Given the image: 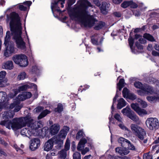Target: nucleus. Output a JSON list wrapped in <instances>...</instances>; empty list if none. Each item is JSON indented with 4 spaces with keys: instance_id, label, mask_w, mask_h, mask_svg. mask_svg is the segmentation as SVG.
Segmentation results:
<instances>
[{
    "instance_id": "f257e3e1",
    "label": "nucleus",
    "mask_w": 159,
    "mask_h": 159,
    "mask_svg": "<svg viewBox=\"0 0 159 159\" xmlns=\"http://www.w3.org/2000/svg\"><path fill=\"white\" fill-rule=\"evenodd\" d=\"M0 125L5 126L8 129L11 128L15 130L26 125L28 129L23 128L21 130L20 133L22 135L27 137L39 135L41 130L39 129L43 126V124L41 121H34L30 116L14 118L11 121L9 120L2 121L0 123Z\"/></svg>"
},
{
    "instance_id": "f03ea898",
    "label": "nucleus",
    "mask_w": 159,
    "mask_h": 159,
    "mask_svg": "<svg viewBox=\"0 0 159 159\" xmlns=\"http://www.w3.org/2000/svg\"><path fill=\"white\" fill-rule=\"evenodd\" d=\"M89 7H93V5L87 0H79L74 8L75 11L77 12L75 15V20L85 27H91L97 21L87 11Z\"/></svg>"
},
{
    "instance_id": "7ed1b4c3",
    "label": "nucleus",
    "mask_w": 159,
    "mask_h": 159,
    "mask_svg": "<svg viewBox=\"0 0 159 159\" xmlns=\"http://www.w3.org/2000/svg\"><path fill=\"white\" fill-rule=\"evenodd\" d=\"M7 20H10V25L13 38L16 40L17 47L24 51H26L25 43L21 37L22 34L21 23L18 15L15 12L11 13Z\"/></svg>"
},
{
    "instance_id": "20e7f679",
    "label": "nucleus",
    "mask_w": 159,
    "mask_h": 159,
    "mask_svg": "<svg viewBox=\"0 0 159 159\" xmlns=\"http://www.w3.org/2000/svg\"><path fill=\"white\" fill-rule=\"evenodd\" d=\"M134 85L135 87L141 89L138 91V94L140 95L143 96L153 93L152 88L148 85H143L140 82L138 81L135 82Z\"/></svg>"
},
{
    "instance_id": "39448f33",
    "label": "nucleus",
    "mask_w": 159,
    "mask_h": 159,
    "mask_svg": "<svg viewBox=\"0 0 159 159\" xmlns=\"http://www.w3.org/2000/svg\"><path fill=\"white\" fill-rule=\"evenodd\" d=\"M130 128L133 133L141 140H143L144 139L146 133L143 128L134 124H131Z\"/></svg>"
},
{
    "instance_id": "423d86ee",
    "label": "nucleus",
    "mask_w": 159,
    "mask_h": 159,
    "mask_svg": "<svg viewBox=\"0 0 159 159\" xmlns=\"http://www.w3.org/2000/svg\"><path fill=\"white\" fill-rule=\"evenodd\" d=\"M65 0H58L57 2L54 1L51 3V8L54 16L58 17V14L61 13L60 7L63 8L64 7Z\"/></svg>"
},
{
    "instance_id": "0eeeda50",
    "label": "nucleus",
    "mask_w": 159,
    "mask_h": 159,
    "mask_svg": "<svg viewBox=\"0 0 159 159\" xmlns=\"http://www.w3.org/2000/svg\"><path fill=\"white\" fill-rule=\"evenodd\" d=\"M145 124L147 127L150 130L157 129L159 126V120L155 117L148 118L146 120Z\"/></svg>"
},
{
    "instance_id": "6e6552de",
    "label": "nucleus",
    "mask_w": 159,
    "mask_h": 159,
    "mask_svg": "<svg viewBox=\"0 0 159 159\" xmlns=\"http://www.w3.org/2000/svg\"><path fill=\"white\" fill-rule=\"evenodd\" d=\"M59 142L61 143L62 140L61 139L57 140V137H54L48 140L44 144L43 146V150L45 151L48 152L52 148L54 143H58Z\"/></svg>"
},
{
    "instance_id": "1a4fd4ad",
    "label": "nucleus",
    "mask_w": 159,
    "mask_h": 159,
    "mask_svg": "<svg viewBox=\"0 0 159 159\" xmlns=\"http://www.w3.org/2000/svg\"><path fill=\"white\" fill-rule=\"evenodd\" d=\"M7 47L3 52L4 56L6 57H8L14 53L15 51V48L14 47L13 44L12 43H10L9 45H7Z\"/></svg>"
},
{
    "instance_id": "9d476101",
    "label": "nucleus",
    "mask_w": 159,
    "mask_h": 159,
    "mask_svg": "<svg viewBox=\"0 0 159 159\" xmlns=\"http://www.w3.org/2000/svg\"><path fill=\"white\" fill-rule=\"evenodd\" d=\"M40 141L37 138L32 139L30 141V148L32 151H34L37 149L40 146Z\"/></svg>"
},
{
    "instance_id": "9b49d317",
    "label": "nucleus",
    "mask_w": 159,
    "mask_h": 159,
    "mask_svg": "<svg viewBox=\"0 0 159 159\" xmlns=\"http://www.w3.org/2000/svg\"><path fill=\"white\" fill-rule=\"evenodd\" d=\"M6 96V94L5 92H0V97H1V101L0 102V111L7 105Z\"/></svg>"
},
{
    "instance_id": "f8f14e48",
    "label": "nucleus",
    "mask_w": 159,
    "mask_h": 159,
    "mask_svg": "<svg viewBox=\"0 0 159 159\" xmlns=\"http://www.w3.org/2000/svg\"><path fill=\"white\" fill-rule=\"evenodd\" d=\"M70 148V141L68 139L66 140L65 145V150H62L60 151L59 153V155L60 157L62 158H65L66 156V150H68Z\"/></svg>"
},
{
    "instance_id": "ddd939ff",
    "label": "nucleus",
    "mask_w": 159,
    "mask_h": 159,
    "mask_svg": "<svg viewBox=\"0 0 159 159\" xmlns=\"http://www.w3.org/2000/svg\"><path fill=\"white\" fill-rule=\"evenodd\" d=\"M13 63L11 61L4 62L2 64V68L4 69L11 70L14 68Z\"/></svg>"
},
{
    "instance_id": "4468645a",
    "label": "nucleus",
    "mask_w": 159,
    "mask_h": 159,
    "mask_svg": "<svg viewBox=\"0 0 159 159\" xmlns=\"http://www.w3.org/2000/svg\"><path fill=\"white\" fill-rule=\"evenodd\" d=\"M99 38V35L97 34H95L94 35L92 36L91 37V41L93 44L97 45H101L103 39L101 38L100 42H98V40Z\"/></svg>"
},
{
    "instance_id": "2eb2a0df",
    "label": "nucleus",
    "mask_w": 159,
    "mask_h": 159,
    "mask_svg": "<svg viewBox=\"0 0 159 159\" xmlns=\"http://www.w3.org/2000/svg\"><path fill=\"white\" fill-rule=\"evenodd\" d=\"M115 150L116 152H118L121 156L127 155L129 152V150L125 148L117 147L115 148Z\"/></svg>"
},
{
    "instance_id": "dca6fc26",
    "label": "nucleus",
    "mask_w": 159,
    "mask_h": 159,
    "mask_svg": "<svg viewBox=\"0 0 159 159\" xmlns=\"http://www.w3.org/2000/svg\"><path fill=\"white\" fill-rule=\"evenodd\" d=\"M60 129V126L57 124H54L50 127V132L52 135L57 134Z\"/></svg>"
},
{
    "instance_id": "f3484780",
    "label": "nucleus",
    "mask_w": 159,
    "mask_h": 159,
    "mask_svg": "<svg viewBox=\"0 0 159 159\" xmlns=\"http://www.w3.org/2000/svg\"><path fill=\"white\" fill-rule=\"evenodd\" d=\"M30 87H33L36 89H37V86L36 84L33 83H30L29 84H25L20 87L18 89L19 91L25 90Z\"/></svg>"
},
{
    "instance_id": "a211bd4d",
    "label": "nucleus",
    "mask_w": 159,
    "mask_h": 159,
    "mask_svg": "<svg viewBox=\"0 0 159 159\" xmlns=\"http://www.w3.org/2000/svg\"><path fill=\"white\" fill-rule=\"evenodd\" d=\"M87 142V140L85 138L81 139L78 143L77 149L78 150L80 151L84 148L85 144Z\"/></svg>"
},
{
    "instance_id": "6ab92c4d",
    "label": "nucleus",
    "mask_w": 159,
    "mask_h": 159,
    "mask_svg": "<svg viewBox=\"0 0 159 159\" xmlns=\"http://www.w3.org/2000/svg\"><path fill=\"white\" fill-rule=\"evenodd\" d=\"M24 55L23 54L15 55L12 57V59L15 63L18 65Z\"/></svg>"
},
{
    "instance_id": "aec40b11",
    "label": "nucleus",
    "mask_w": 159,
    "mask_h": 159,
    "mask_svg": "<svg viewBox=\"0 0 159 159\" xmlns=\"http://www.w3.org/2000/svg\"><path fill=\"white\" fill-rule=\"evenodd\" d=\"M3 115V119L6 120L13 118L14 115V113L13 111L10 110L5 112Z\"/></svg>"
},
{
    "instance_id": "412c9836",
    "label": "nucleus",
    "mask_w": 159,
    "mask_h": 159,
    "mask_svg": "<svg viewBox=\"0 0 159 159\" xmlns=\"http://www.w3.org/2000/svg\"><path fill=\"white\" fill-rule=\"evenodd\" d=\"M110 5V4L109 3H107L106 2H103L100 7L101 13L103 14H106L107 12V8H108Z\"/></svg>"
},
{
    "instance_id": "4be33fe9",
    "label": "nucleus",
    "mask_w": 159,
    "mask_h": 159,
    "mask_svg": "<svg viewBox=\"0 0 159 159\" xmlns=\"http://www.w3.org/2000/svg\"><path fill=\"white\" fill-rule=\"evenodd\" d=\"M19 102H14L13 103L11 104L10 106V108L11 109L15 108L14 111L15 112H18L21 108V107L19 105Z\"/></svg>"
},
{
    "instance_id": "5701e85b",
    "label": "nucleus",
    "mask_w": 159,
    "mask_h": 159,
    "mask_svg": "<svg viewBox=\"0 0 159 159\" xmlns=\"http://www.w3.org/2000/svg\"><path fill=\"white\" fill-rule=\"evenodd\" d=\"M18 65L22 67L26 66L28 64V61L27 57L24 55Z\"/></svg>"
},
{
    "instance_id": "b1692460",
    "label": "nucleus",
    "mask_w": 159,
    "mask_h": 159,
    "mask_svg": "<svg viewBox=\"0 0 159 159\" xmlns=\"http://www.w3.org/2000/svg\"><path fill=\"white\" fill-rule=\"evenodd\" d=\"M127 117L134 122H137L139 120V117L133 111H132Z\"/></svg>"
},
{
    "instance_id": "393cba45",
    "label": "nucleus",
    "mask_w": 159,
    "mask_h": 159,
    "mask_svg": "<svg viewBox=\"0 0 159 159\" xmlns=\"http://www.w3.org/2000/svg\"><path fill=\"white\" fill-rule=\"evenodd\" d=\"M126 105V102L123 98H120L118 101L117 107L119 109H121Z\"/></svg>"
},
{
    "instance_id": "a878e982",
    "label": "nucleus",
    "mask_w": 159,
    "mask_h": 159,
    "mask_svg": "<svg viewBox=\"0 0 159 159\" xmlns=\"http://www.w3.org/2000/svg\"><path fill=\"white\" fill-rule=\"evenodd\" d=\"M10 33L9 31H7L6 35L5 38L4 44L7 46V45L10 44L11 42H10Z\"/></svg>"
},
{
    "instance_id": "bb28decb",
    "label": "nucleus",
    "mask_w": 159,
    "mask_h": 159,
    "mask_svg": "<svg viewBox=\"0 0 159 159\" xmlns=\"http://www.w3.org/2000/svg\"><path fill=\"white\" fill-rule=\"evenodd\" d=\"M118 142L119 143L121 144V146L123 147H125L126 146V144H127L129 140L123 138H120L118 140Z\"/></svg>"
},
{
    "instance_id": "cd10ccee",
    "label": "nucleus",
    "mask_w": 159,
    "mask_h": 159,
    "mask_svg": "<svg viewBox=\"0 0 159 159\" xmlns=\"http://www.w3.org/2000/svg\"><path fill=\"white\" fill-rule=\"evenodd\" d=\"M140 116H143L144 115L148 114V112L144 109H142L139 107L136 112Z\"/></svg>"
},
{
    "instance_id": "c85d7f7f",
    "label": "nucleus",
    "mask_w": 159,
    "mask_h": 159,
    "mask_svg": "<svg viewBox=\"0 0 159 159\" xmlns=\"http://www.w3.org/2000/svg\"><path fill=\"white\" fill-rule=\"evenodd\" d=\"M132 111L129 107H126L121 111V112L124 115L126 116L127 117L129 115Z\"/></svg>"
},
{
    "instance_id": "c756f323",
    "label": "nucleus",
    "mask_w": 159,
    "mask_h": 159,
    "mask_svg": "<svg viewBox=\"0 0 159 159\" xmlns=\"http://www.w3.org/2000/svg\"><path fill=\"white\" fill-rule=\"evenodd\" d=\"M27 77L26 74L24 72L20 73L18 75L17 79L18 80H23Z\"/></svg>"
},
{
    "instance_id": "7c9ffc66",
    "label": "nucleus",
    "mask_w": 159,
    "mask_h": 159,
    "mask_svg": "<svg viewBox=\"0 0 159 159\" xmlns=\"http://www.w3.org/2000/svg\"><path fill=\"white\" fill-rule=\"evenodd\" d=\"M143 37L144 38L151 41H154L155 40L153 37L148 34L145 33L144 34Z\"/></svg>"
},
{
    "instance_id": "2f4dec72",
    "label": "nucleus",
    "mask_w": 159,
    "mask_h": 159,
    "mask_svg": "<svg viewBox=\"0 0 159 159\" xmlns=\"http://www.w3.org/2000/svg\"><path fill=\"white\" fill-rule=\"evenodd\" d=\"M50 111L47 110H46L42 112L38 116V119H40L45 116L49 114Z\"/></svg>"
},
{
    "instance_id": "473e14b6",
    "label": "nucleus",
    "mask_w": 159,
    "mask_h": 159,
    "mask_svg": "<svg viewBox=\"0 0 159 159\" xmlns=\"http://www.w3.org/2000/svg\"><path fill=\"white\" fill-rule=\"evenodd\" d=\"M105 25V23L103 22H99L94 27V29L96 30H99L101 29Z\"/></svg>"
},
{
    "instance_id": "72a5a7b5",
    "label": "nucleus",
    "mask_w": 159,
    "mask_h": 159,
    "mask_svg": "<svg viewBox=\"0 0 159 159\" xmlns=\"http://www.w3.org/2000/svg\"><path fill=\"white\" fill-rule=\"evenodd\" d=\"M130 93L129 90L126 88H124L122 91V94L124 98H126L128 97V96Z\"/></svg>"
},
{
    "instance_id": "f704fd0d",
    "label": "nucleus",
    "mask_w": 159,
    "mask_h": 159,
    "mask_svg": "<svg viewBox=\"0 0 159 159\" xmlns=\"http://www.w3.org/2000/svg\"><path fill=\"white\" fill-rule=\"evenodd\" d=\"M63 108L62 104L59 103L58 105L57 108L55 109L54 111L55 112L60 113L63 111Z\"/></svg>"
},
{
    "instance_id": "c9c22d12",
    "label": "nucleus",
    "mask_w": 159,
    "mask_h": 159,
    "mask_svg": "<svg viewBox=\"0 0 159 159\" xmlns=\"http://www.w3.org/2000/svg\"><path fill=\"white\" fill-rule=\"evenodd\" d=\"M67 135L66 132L64 130H61L60 131L59 137L60 139L65 138Z\"/></svg>"
},
{
    "instance_id": "e433bc0d",
    "label": "nucleus",
    "mask_w": 159,
    "mask_h": 159,
    "mask_svg": "<svg viewBox=\"0 0 159 159\" xmlns=\"http://www.w3.org/2000/svg\"><path fill=\"white\" fill-rule=\"evenodd\" d=\"M147 99L150 102H156L157 101V97L155 96H148L147 97Z\"/></svg>"
},
{
    "instance_id": "4c0bfd02",
    "label": "nucleus",
    "mask_w": 159,
    "mask_h": 159,
    "mask_svg": "<svg viewBox=\"0 0 159 159\" xmlns=\"http://www.w3.org/2000/svg\"><path fill=\"white\" fill-rule=\"evenodd\" d=\"M138 102L139 103L140 106L143 108H146L147 106V103L140 99H138Z\"/></svg>"
},
{
    "instance_id": "58836bf2",
    "label": "nucleus",
    "mask_w": 159,
    "mask_h": 159,
    "mask_svg": "<svg viewBox=\"0 0 159 159\" xmlns=\"http://www.w3.org/2000/svg\"><path fill=\"white\" fill-rule=\"evenodd\" d=\"M130 1H124L121 4V7L124 8H125L128 6H130Z\"/></svg>"
},
{
    "instance_id": "ea45409f",
    "label": "nucleus",
    "mask_w": 159,
    "mask_h": 159,
    "mask_svg": "<svg viewBox=\"0 0 159 159\" xmlns=\"http://www.w3.org/2000/svg\"><path fill=\"white\" fill-rule=\"evenodd\" d=\"M7 79H4L1 80H0V87H2L6 86L8 85L7 83Z\"/></svg>"
},
{
    "instance_id": "a19ab883",
    "label": "nucleus",
    "mask_w": 159,
    "mask_h": 159,
    "mask_svg": "<svg viewBox=\"0 0 159 159\" xmlns=\"http://www.w3.org/2000/svg\"><path fill=\"white\" fill-rule=\"evenodd\" d=\"M131 108L136 112L139 109V107L138 104L137 103H132L131 104Z\"/></svg>"
},
{
    "instance_id": "79ce46f5",
    "label": "nucleus",
    "mask_w": 159,
    "mask_h": 159,
    "mask_svg": "<svg viewBox=\"0 0 159 159\" xmlns=\"http://www.w3.org/2000/svg\"><path fill=\"white\" fill-rule=\"evenodd\" d=\"M73 159H81L80 154L78 152H76L73 154Z\"/></svg>"
},
{
    "instance_id": "37998d69",
    "label": "nucleus",
    "mask_w": 159,
    "mask_h": 159,
    "mask_svg": "<svg viewBox=\"0 0 159 159\" xmlns=\"http://www.w3.org/2000/svg\"><path fill=\"white\" fill-rule=\"evenodd\" d=\"M6 74V72L4 70L0 72V80L4 79H4Z\"/></svg>"
},
{
    "instance_id": "c03bdc74",
    "label": "nucleus",
    "mask_w": 159,
    "mask_h": 159,
    "mask_svg": "<svg viewBox=\"0 0 159 159\" xmlns=\"http://www.w3.org/2000/svg\"><path fill=\"white\" fill-rule=\"evenodd\" d=\"M136 96L134 94L130 93L126 98L129 99L131 100H134L136 99Z\"/></svg>"
},
{
    "instance_id": "a18cd8bd",
    "label": "nucleus",
    "mask_w": 159,
    "mask_h": 159,
    "mask_svg": "<svg viewBox=\"0 0 159 159\" xmlns=\"http://www.w3.org/2000/svg\"><path fill=\"white\" fill-rule=\"evenodd\" d=\"M23 96H24L25 99L30 98L32 96V94L30 92H25L23 93Z\"/></svg>"
},
{
    "instance_id": "49530a36",
    "label": "nucleus",
    "mask_w": 159,
    "mask_h": 159,
    "mask_svg": "<svg viewBox=\"0 0 159 159\" xmlns=\"http://www.w3.org/2000/svg\"><path fill=\"white\" fill-rule=\"evenodd\" d=\"M84 134V133L82 131H79L76 136V139H79L80 138H82Z\"/></svg>"
},
{
    "instance_id": "de8ad7c7",
    "label": "nucleus",
    "mask_w": 159,
    "mask_h": 159,
    "mask_svg": "<svg viewBox=\"0 0 159 159\" xmlns=\"http://www.w3.org/2000/svg\"><path fill=\"white\" fill-rule=\"evenodd\" d=\"M69 18L68 17L65 16L63 17L61 20L64 23H66L67 25L68 26H69L68 21L69 20Z\"/></svg>"
},
{
    "instance_id": "09e8293b",
    "label": "nucleus",
    "mask_w": 159,
    "mask_h": 159,
    "mask_svg": "<svg viewBox=\"0 0 159 159\" xmlns=\"http://www.w3.org/2000/svg\"><path fill=\"white\" fill-rule=\"evenodd\" d=\"M17 102H19L20 101H23L25 99L24 96H23V93H22L21 94L18 95L17 98Z\"/></svg>"
},
{
    "instance_id": "8fccbe9b",
    "label": "nucleus",
    "mask_w": 159,
    "mask_h": 159,
    "mask_svg": "<svg viewBox=\"0 0 159 159\" xmlns=\"http://www.w3.org/2000/svg\"><path fill=\"white\" fill-rule=\"evenodd\" d=\"M127 144V146H128V148L129 149L132 150H135V148L133 144H131L129 140Z\"/></svg>"
},
{
    "instance_id": "3c124183",
    "label": "nucleus",
    "mask_w": 159,
    "mask_h": 159,
    "mask_svg": "<svg viewBox=\"0 0 159 159\" xmlns=\"http://www.w3.org/2000/svg\"><path fill=\"white\" fill-rule=\"evenodd\" d=\"M129 43L130 46V48L132 49V47L134 44V39L131 37H130L128 39Z\"/></svg>"
},
{
    "instance_id": "603ef678",
    "label": "nucleus",
    "mask_w": 159,
    "mask_h": 159,
    "mask_svg": "<svg viewBox=\"0 0 159 159\" xmlns=\"http://www.w3.org/2000/svg\"><path fill=\"white\" fill-rule=\"evenodd\" d=\"M119 126L122 129L126 130L129 132H130V130L125 126L123 124H119Z\"/></svg>"
},
{
    "instance_id": "864d4df0",
    "label": "nucleus",
    "mask_w": 159,
    "mask_h": 159,
    "mask_svg": "<svg viewBox=\"0 0 159 159\" xmlns=\"http://www.w3.org/2000/svg\"><path fill=\"white\" fill-rule=\"evenodd\" d=\"M143 159H152V157L151 155L145 153L144 154Z\"/></svg>"
},
{
    "instance_id": "5fc2aeb1",
    "label": "nucleus",
    "mask_w": 159,
    "mask_h": 159,
    "mask_svg": "<svg viewBox=\"0 0 159 159\" xmlns=\"http://www.w3.org/2000/svg\"><path fill=\"white\" fill-rule=\"evenodd\" d=\"M130 7L132 8H136L138 7V5L135 3L133 2L132 1H130Z\"/></svg>"
},
{
    "instance_id": "6e6d98bb",
    "label": "nucleus",
    "mask_w": 159,
    "mask_h": 159,
    "mask_svg": "<svg viewBox=\"0 0 159 159\" xmlns=\"http://www.w3.org/2000/svg\"><path fill=\"white\" fill-rule=\"evenodd\" d=\"M89 151V148L87 147H86L85 148H84L83 149H82L80 151L81 152V154L83 155H84Z\"/></svg>"
},
{
    "instance_id": "4d7b16f0",
    "label": "nucleus",
    "mask_w": 159,
    "mask_h": 159,
    "mask_svg": "<svg viewBox=\"0 0 159 159\" xmlns=\"http://www.w3.org/2000/svg\"><path fill=\"white\" fill-rule=\"evenodd\" d=\"M115 118L119 121H121V118L120 115L118 114H116L114 116Z\"/></svg>"
},
{
    "instance_id": "13d9d810",
    "label": "nucleus",
    "mask_w": 159,
    "mask_h": 159,
    "mask_svg": "<svg viewBox=\"0 0 159 159\" xmlns=\"http://www.w3.org/2000/svg\"><path fill=\"white\" fill-rule=\"evenodd\" d=\"M151 80L153 81V83H154L156 85L159 87V80H156L153 78H152Z\"/></svg>"
},
{
    "instance_id": "bf43d9fd",
    "label": "nucleus",
    "mask_w": 159,
    "mask_h": 159,
    "mask_svg": "<svg viewBox=\"0 0 159 159\" xmlns=\"http://www.w3.org/2000/svg\"><path fill=\"white\" fill-rule=\"evenodd\" d=\"M124 79H121L120 80L119 83L117 84V85L123 86L124 87Z\"/></svg>"
},
{
    "instance_id": "052dcab7",
    "label": "nucleus",
    "mask_w": 159,
    "mask_h": 159,
    "mask_svg": "<svg viewBox=\"0 0 159 159\" xmlns=\"http://www.w3.org/2000/svg\"><path fill=\"white\" fill-rule=\"evenodd\" d=\"M116 98H116V97H115L113 99V104H112V106H111V109L112 110V111H111L112 115V114H113L112 112H113V110L114 108L113 105H114V104L116 103Z\"/></svg>"
},
{
    "instance_id": "680f3d73",
    "label": "nucleus",
    "mask_w": 159,
    "mask_h": 159,
    "mask_svg": "<svg viewBox=\"0 0 159 159\" xmlns=\"http://www.w3.org/2000/svg\"><path fill=\"white\" fill-rule=\"evenodd\" d=\"M135 45L138 49L141 50L143 49V46L140 44L138 42H136L135 43Z\"/></svg>"
},
{
    "instance_id": "e2e57ef3",
    "label": "nucleus",
    "mask_w": 159,
    "mask_h": 159,
    "mask_svg": "<svg viewBox=\"0 0 159 159\" xmlns=\"http://www.w3.org/2000/svg\"><path fill=\"white\" fill-rule=\"evenodd\" d=\"M19 9L21 11H25L26 9V7L22 5H20L19 6Z\"/></svg>"
},
{
    "instance_id": "0e129e2a",
    "label": "nucleus",
    "mask_w": 159,
    "mask_h": 159,
    "mask_svg": "<svg viewBox=\"0 0 159 159\" xmlns=\"http://www.w3.org/2000/svg\"><path fill=\"white\" fill-rule=\"evenodd\" d=\"M43 107H38L35 109L36 112H39L43 109Z\"/></svg>"
},
{
    "instance_id": "69168bd1",
    "label": "nucleus",
    "mask_w": 159,
    "mask_h": 159,
    "mask_svg": "<svg viewBox=\"0 0 159 159\" xmlns=\"http://www.w3.org/2000/svg\"><path fill=\"white\" fill-rule=\"evenodd\" d=\"M152 54L154 56H159V53L155 51H152Z\"/></svg>"
},
{
    "instance_id": "338daca9",
    "label": "nucleus",
    "mask_w": 159,
    "mask_h": 159,
    "mask_svg": "<svg viewBox=\"0 0 159 159\" xmlns=\"http://www.w3.org/2000/svg\"><path fill=\"white\" fill-rule=\"evenodd\" d=\"M24 4L27 7H29L31 5L32 2L31 1H27L24 2Z\"/></svg>"
},
{
    "instance_id": "774afa93",
    "label": "nucleus",
    "mask_w": 159,
    "mask_h": 159,
    "mask_svg": "<svg viewBox=\"0 0 159 159\" xmlns=\"http://www.w3.org/2000/svg\"><path fill=\"white\" fill-rule=\"evenodd\" d=\"M76 145L74 142H73L72 143L71 149L74 151L75 150Z\"/></svg>"
}]
</instances>
